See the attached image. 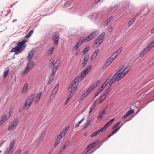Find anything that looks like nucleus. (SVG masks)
<instances>
[{
  "label": "nucleus",
  "instance_id": "nucleus-59",
  "mask_svg": "<svg viewBox=\"0 0 154 154\" xmlns=\"http://www.w3.org/2000/svg\"><path fill=\"white\" fill-rule=\"evenodd\" d=\"M13 109H10L9 110V113L8 114H7L6 115H9L10 114V116L11 113L13 112Z\"/></svg>",
  "mask_w": 154,
  "mask_h": 154
},
{
  "label": "nucleus",
  "instance_id": "nucleus-31",
  "mask_svg": "<svg viewBox=\"0 0 154 154\" xmlns=\"http://www.w3.org/2000/svg\"><path fill=\"white\" fill-rule=\"evenodd\" d=\"M147 46L151 50L154 47V40L152 41Z\"/></svg>",
  "mask_w": 154,
  "mask_h": 154
},
{
  "label": "nucleus",
  "instance_id": "nucleus-16",
  "mask_svg": "<svg viewBox=\"0 0 154 154\" xmlns=\"http://www.w3.org/2000/svg\"><path fill=\"white\" fill-rule=\"evenodd\" d=\"M100 83L99 81L96 82L92 85L87 90L91 93L99 84Z\"/></svg>",
  "mask_w": 154,
  "mask_h": 154
},
{
  "label": "nucleus",
  "instance_id": "nucleus-51",
  "mask_svg": "<svg viewBox=\"0 0 154 154\" xmlns=\"http://www.w3.org/2000/svg\"><path fill=\"white\" fill-rule=\"evenodd\" d=\"M90 93L88 90L86 91L85 93L83 94V95H85V97H86Z\"/></svg>",
  "mask_w": 154,
  "mask_h": 154
},
{
  "label": "nucleus",
  "instance_id": "nucleus-46",
  "mask_svg": "<svg viewBox=\"0 0 154 154\" xmlns=\"http://www.w3.org/2000/svg\"><path fill=\"white\" fill-rule=\"evenodd\" d=\"M57 69V67L55 66L53 68L52 71V73L51 75H53V76H54V74L55 73Z\"/></svg>",
  "mask_w": 154,
  "mask_h": 154
},
{
  "label": "nucleus",
  "instance_id": "nucleus-23",
  "mask_svg": "<svg viewBox=\"0 0 154 154\" xmlns=\"http://www.w3.org/2000/svg\"><path fill=\"white\" fill-rule=\"evenodd\" d=\"M89 57L86 56L84 58L83 61L82 63V68H83L85 66L86 63L88 60Z\"/></svg>",
  "mask_w": 154,
  "mask_h": 154
},
{
  "label": "nucleus",
  "instance_id": "nucleus-28",
  "mask_svg": "<svg viewBox=\"0 0 154 154\" xmlns=\"http://www.w3.org/2000/svg\"><path fill=\"white\" fill-rule=\"evenodd\" d=\"M99 49H97L94 52L93 54L91 57V59H93V58H95L96 57L98 53L99 52Z\"/></svg>",
  "mask_w": 154,
  "mask_h": 154
},
{
  "label": "nucleus",
  "instance_id": "nucleus-54",
  "mask_svg": "<svg viewBox=\"0 0 154 154\" xmlns=\"http://www.w3.org/2000/svg\"><path fill=\"white\" fill-rule=\"evenodd\" d=\"M21 151V149H19L17 150L16 152L14 154H20Z\"/></svg>",
  "mask_w": 154,
  "mask_h": 154
},
{
  "label": "nucleus",
  "instance_id": "nucleus-7",
  "mask_svg": "<svg viewBox=\"0 0 154 154\" xmlns=\"http://www.w3.org/2000/svg\"><path fill=\"white\" fill-rule=\"evenodd\" d=\"M110 79V78L109 77H108L105 82L99 88L97 92L94 94L95 97L97 96L101 93L102 91L105 88L108 83L109 82Z\"/></svg>",
  "mask_w": 154,
  "mask_h": 154
},
{
  "label": "nucleus",
  "instance_id": "nucleus-27",
  "mask_svg": "<svg viewBox=\"0 0 154 154\" xmlns=\"http://www.w3.org/2000/svg\"><path fill=\"white\" fill-rule=\"evenodd\" d=\"M114 120V119H111L110 121H108L105 124L103 127L104 128L106 129V128L111 124L112 123V122Z\"/></svg>",
  "mask_w": 154,
  "mask_h": 154
},
{
  "label": "nucleus",
  "instance_id": "nucleus-63",
  "mask_svg": "<svg viewBox=\"0 0 154 154\" xmlns=\"http://www.w3.org/2000/svg\"><path fill=\"white\" fill-rule=\"evenodd\" d=\"M100 0H94L95 4L97 5Z\"/></svg>",
  "mask_w": 154,
  "mask_h": 154
},
{
  "label": "nucleus",
  "instance_id": "nucleus-10",
  "mask_svg": "<svg viewBox=\"0 0 154 154\" xmlns=\"http://www.w3.org/2000/svg\"><path fill=\"white\" fill-rule=\"evenodd\" d=\"M29 63L28 64L25 70L23 71L24 74L27 73L33 67L34 64L32 61L29 62Z\"/></svg>",
  "mask_w": 154,
  "mask_h": 154
},
{
  "label": "nucleus",
  "instance_id": "nucleus-21",
  "mask_svg": "<svg viewBox=\"0 0 154 154\" xmlns=\"http://www.w3.org/2000/svg\"><path fill=\"white\" fill-rule=\"evenodd\" d=\"M28 84L27 83H25L23 86V88L22 90V92L23 93L26 92L28 89Z\"/></svg>",
  "mask_w": 154,
  "mask_h": 154
},
{
  "label": "nucleus",
  "instance_id": "nucleus-62",
  "mask_svg": "<svg viewBox=\"0 0 154 154\" xmlns=\"http://www.w3.org/2000/svg\"><path fill=\"white\" fill-rule=\"evenodd\" d=\"M67 147L66 146H65V145H64L63 146H62L61 149L60 150V152L61 151V149H62V150L64 149H66Z\"/></svg>",
  "mask_w": 154,
  "mask_h": 154
},
{
  "label": "nucleus",
  "instance_id": "nucleus-41",
  "mask_svg": "<svg viewBox=\"0 0 154 154\" xmlns=\"http://www.w3.org/2000/svg\"><path fill=\"white\" fill-rule=\"evenodd\" d=\"M8 73L9 69L8 68H7L5 69V71L4 72V77H5L7 75Z\"/></svg>",
  "mask_w": 154,
  "mask_h": 154
},
{
  "label": "nucleus",
  "instance_id": "nucleus-48",
  "mask_svg": "<svg viewBox=\"0 0 154 154\" xmlns=\"http://www.w3.org/2000/svg\"><path fill=\"white\" fill-rule=\"evenodd\" d=\"M12 151H13L12 150L8 149L7 148L6 149V150L5 153V154H10L11 153H12Z\"/></svg>",
  "mask_w": 154,
  "mask_h": 154
},
{
  "label": "nucleus",
  "instance_id": "nucleus-52",
  "mask_svg": "<svg viewBox=\"0 0 154 154\" xmlns=\"http://www.w3.org/2000/svg\"><path fill=\"white\" fill-rule=\"evenodd\" d=\"M63 137H62V136H61V135H59L58 136H57V140H58L61 141V139Z\"/></svg>",
  "mask_w": 154,
  "mask_h": 154
},
{
  "label": "nucleus",
  "instance_id": "nucleus-12",
  "mask_svg": "<svg viewBox=\"0 0 154 154\" xmlns=\"http://www.w3.org/2000/svg\"><path fill=\"white\" fill-rule=\"evenodd\" d=\"M59 87V85L57 84L55 87V88L54 89L52 92V93L50 99H52V100L55 97L57 91L58 90V89Z\"/></svg>",
  "mask_w": 154,
  "mask_h": 154
},
{
  "label": "nucleus",
  "instance_id": "nucleus-45",
  "mask_svg": "<svg viewBox=\"0 0 154 154\" xmlns=\"http://www.w3.org/2000/svg\"><path fill=\"white\" fill-rule=\"evenodd\" d=\"M106 130V129L104 128V127H103L102 128H101L100 129L98 130H97L98 134H99L100 132L103 133V132L105 130Z\"/></svg>",
  "mask_w": 154,
  "mask_h": 154
},
{
  "label": "nucleus",
  "instance_id": "nucleus-55",
  "mask_svg": "<svg viewBox=\"0 0 154 154\" xmlns=\"http://www.w3.org/2000/svg\"><path fill=\"white\" fill-rule=\"evenodd\" d=\"M69 140H67L65 143V145L67 147H68L69 146Z\"/></svg>",
  "mask_w": 154,
  "mask_h": 154
},
{
  "label": "nucleus",
  "instance_id": "nucleus-14",
  "mask_svg": "<svg viewBox=\"0 0 154 154\" xmlns=\"http://www.w3.org/2000/svg\"><path fill=\"white\" fill-rule=\"evenodd\" d=\"M100 83L99 81L96 82L92 85L87 90L91 93L99 84Z\"/></svg>",
  "mask_w": 154,
  "mask_h": 154
},
{
  "label": "nucleus",
  "instance_id": "nucleus-26",
  "mask_svg": "<svg viewBox=\"0 0 154 154\" xmlns=\"http://www.w3.org/2000/svg\"><path fill=\"white\" fill-rule=\"evenodd\" d=\"M69 126L67 127H66L65 129L63 130L59 134V135H61V136H62V137H63L65 134H66V131L68 130L69 128Z\"/></svg>",
  "mask_w": 154,
  "mask_h": 154
},
{
  "label": "nucleus",
  "instance_id": "nucleus-58",
  "mask_svg": "<svg viewBox=\"0 0 154 154\" xmlns=\"http://www.w3.org/2000/svg\"><path fill=\"white\" fill-rule=\"evenodd\" d=\"M114 55H112H112L109 57V59H110V60L112 62V61H113V60L115 59V58H114V57H112V56H113Z\"/></svg>",
  "mask_w": 154,
  "mask_h": 154
},
{
  "label": "nucleus",
  "instance_id": "nucleus-25",
  "mask_svg": "<svg viewBox=\"0 0 154 154\" xmlns=\"http://www.w3.org/2000/svg\"><path fill=\"white\" fill-rule=\"evenodd\" d=\"M85 42H86V41L85 38H82L80 39V40L76 43V45H77L78 47H79L83 43Z\"/></svg>",
  "mask_w": 154,
  "mask_h": 154
},
{
  "label": "nucleus",
  "instance_id": "nucleus-56",
  "mask_svg": "<svg viewBox=\"0 0 154 154\" xmlns=\"http://www.w3.org/2000/svg\"><path fill=\"white\" fill-rule=\"evenodd\" d=\"M120 123V122H117L115 125H114V126L113 127V128H114L117 127L118 126L119 124Z\"/></svg>",
  "mask_w": 154,
  "mask_h": 154
},
{
  "label": "nucleus",
  "instance_id": "nucleus-18",
  "mask_svg": "<svg viewBox=\"0 0 154 154\" xmlns=\"http://www.w3.org/2000/svg\"><path fill=\"white\" fill-rule=\"evenodd\" d=\"M10 117V114L9 115H6L4 117L2 118L0 121V127H1L3 124L8 120Z\"/></svg>",
  "mask_w": 154,
  "mask_h": 154
},
{
  "label": "nucleus",
  "instance_id": "nucleus-29",
  "mask_svg": "<svg viewBox=\"0 0 154 154\" xmlns=\"http://www.w3.org/2000/svg\"><path fill=\"white\" fill-rule=\"evenodd\" d=\"M120 127H118L117 128L114 129L112 132H111L108 136V138H109L111 136H112L114 134L116 133L118 130L119 129Z\"/></svg>",
  "mask_w": 154,
  "mask_h": 154
},
{
  "label": "nucleus",
  "instance_id": "nucleus-47",
  "mask_svg": "<svg viewBox=\"0 0 154 154\" xmlns=\"http://www.w3.org/2000/svg\"><path fill=\"white\" fill-rule=\"evenodd\" d=\"M98 134H99L98 133L97 131L94 132V133H92L91 134V137H93Z\"/></svg>",
  "mask_w": 154,
  "mask_h": 154
},
{
  "label": "nucleus",
  "instance_id": "nucleus-50",
  "mask_svg": "<svg viewBox=\"0 0 154 154\" xmlns=\"http://www.w3.org/2000/svg\"><path fill=\"white\" fill-rule=\"evenodd\" d=\"M45 134L43 132H42L41 134V137L39 138V139L40 140H42L44 138Z\"/></svg>",
  "mask_w": 154,
  "mask_h": 154
},
{
  "label": "nucleus",
  "instance_id": "nucleus-60",
  "mask_svg": "<svg viewBox=\"0 0 154 154\" xmlns=\"http://www.w3.org/2000/svg\"><path fill=\"white\" fill-rule=\"evenodd\" d=\"M128 116H129V115L127 112L126 114H125L124 115L123 117H122V118L123 119H125L126 117H127Z\"/></svg>",
  "mask_w": 154,
  "mask_h": 154
},
{
  "label": "nucleus",
  "instance_id": "nucleus-17",
  "mask_svg": "<svg viewBox=\"0 0 154 154\" xmlns=\"http://www.w3.org/2000/svg\"><path fill=\"white\" fill-rule=\"evenodd\" d=\"M147 46L144 48L140 53V56L141 57H143L146 55L149 51L150 50V48H149Z\"/></svg>",
  "mask_w": 154,
  "mask_h": 154
},
{
  "label": "nucleus",
  "instance_id": "nucleus-5",
  "mask_svg": "<svg viewBox=\"0 0 154 154\" xmlns=\"http://www.w3.org/2000/svg\"><path fill=\"white\" fill-rule=\"evenodd\" d=\"M104 35V33L103 32L99 35L94 41V46L97 47L100 45L103 40Z\"/></svg>",
  "mask_w": 154,
  "mask_h": 154
},
{
  "label": "nucleus",
  "instance_id": "nucleus-44",
  "mask_svg": "<svg viewBox=\"0 0 154 154\" xmlns=\"http://www.w3.org/2000/svg\"><path fill=\"white\" fill-rule=\"evenodd\" d=\"M89 47H87L85 48L84 49L83 51V53L84 54H85L87 51L89 50Z\"/></svg>",
  "mask_w": 154,
  "mask_h": 154
},
{
  "label": "nucleus",
  "instance_id": "nucleus-32",
  "mask_svg": "<svg viewBox=\"0 0 154 154\" xmlns=\"http://www.w3.org/2000/svg\"><path fill=\"white\" fill-rule=\"evenodd\" d=\"M109 92V89L107 90L104 92V94H103L102 96L101 97L103 99V100H104L106 98V96L108 95Z\"/></svg>",
  "mask_w": 154,
  "mask_h": 154
},
{
  "label": "nucleus",
  "instance_id": "nucleus-35",
  "mask_svg": "<svg viewBox=\"0 0 154 154\" xmlns=\"http://www.w3.org/2000/svg\"><path fill=\"white\" fill-rule=\"evenodd\" d=\"M60 60L59 59H57L56 60L55 64H54V66L55 67H58L60 65Z\"/></svg>",
  "mask_w": 154,
  "mask_h": 154
},
{
  "label": "nucleus",
  "instance_id": "nucleus-53",
  "mask_svg": "<svg viewBox=\"0 0 154 154\" xmlns=\"http://www.w3.org/2000/svg\"><path fill=\"white\" fill-rule=\"evenodd\" d=\"M134 112V110L131 109V110H129L127 112L128 114L130 115L133 113Z\"/></svg>",
  "mask_w": 154,
  "mask_h": 154
},
{
  "label": "nucleus",
  "instance_id": "nucleus-64",
  "mask_svg": "<svg viewBox=\"0 0 154 154\" xmlns=\"http://www.w3.org/2000/svg\"><path fill=\"white\" fill-rule=\"evenodd\" d=\"M79 47H78V46H77V45H76V44L74 46V47H73V48L75 50H76L78 48H79Z\"/></svg>",
  "mask_w": 154,
  "mask_h": 154
},
{
  "label": "nucleus",
  "instance_id": "nucleus-13",
  "mask_svg": "<svg viewBox=\"0 0 154 154\" xmlns=\"http://www.w3.org/2000/svg\"><path fill=\"white\" fill-rule=\"evenodd\" d=\"M59 38V35L57 33H55L52 35V38L53 40L56 45H57L58 42Z\"/></svg>",
  "mask_w": 154,
  "mask_h": 154
},
{
  "label": "nucleus",
  "instance_id": "nucleus-4",
  "mask_svg": "<svg viewBox=\"0 0 154 154\" xmlns=\"http://www.w3.org/2000/svg\"><path fill=\"white\" fill-rule=\"evenodd\" d=\"M35 96V94H32L27 99L24 105L25 109H27L30 106L33 101Z\"/></svg>",
  "mask_w": 154,
  "mask_h": 154
},
{
  "label": "nucleus",
  "instance_id": "nucleus-39",
  "mask_svg": "<svg viewBox=\"0 0 154 154\" xmlns=\"http://www.w3.org/2000/svg\"><path fill=\"white\" fill-rule=\"evenodd\" d=\"M91 122L90 120H89L87 124L85 125V127H84L83 128V129H86L88 127H89L91 124Z\"/></svg>",
  "mask_w": 154,
  "mask_h": 154
},
{
  "label": "nucleus",
  "instance_id": "nucleus-61",
  "mask_svg": "<svg viewBox=\"0 0 154 154\" xmlns=\"http://www.w3.org/2000/svg\"><path fill=\"white\" fill-rule=\"evenodd\" d=\"M84 117L80 121H79L78 122H77L79 125L81 124L84 120Z\"/></svg>",
  "mask_w": 154,
  "mask_h": 154
},
{
  "label": "nucleus",
  "instance_id": "nucleus-8",
  "mask_svg": "<svg viewBox=\"0 0 154 154\" xmlns=\"http://www.w3.org/2000/svg\"><path fill=\"white\" fill-rule=\"evenodd\" d=\"M18 122L19 120L17 119H15L12 120L8 126V130L11 131L14 130L17 125Z\"/></svg>",
  "mask_w": 154,
  "mask_h": 154
},
{
  "label": "nucleus",
  "instance_id": "nucleus-24",
  "mask_svg": "<svg viewBox=\"0 0 154 154\" xmlns=\"http://www.w3.org/2000/svg\"><path fill=\"white\" fill-rule=\"evenodd\" d=\"M41 94L42 92H40L37 95L34 102V103L35 104H37L38 103V102L39 100Z\"/></svg>",
  "mask_w": 154,
  "mask_h": 154
},
{
  "label": "nucleus",
  "instance_id": "nucleus-40",
  "mask_svg": "<svg viewBox=\"0 0 154 154\" xmlns=\"http://www.w3.org/2000/svg\"><path fill=\"white\" fill-rule=\"evenodd\" d=\"M99 143V140H97L96 141H95L91 144H90L91 146H92V148H93L94 146H95L97 145L98 143Z\"/></svg>",
  "mask_w": 154,
  "mask_h": 154
},
{
  "label": "nucleus",
  "instance_id": "nucleus-36",
  "mask_svg": "<svg viewBox=\"0 0 154 154\" xmlns=\"http://www.w3.org/2000/svg\"><path fill=\"white\" fill-rule=\"evenodd\" d=\"M122 47L120 48L118 50H117L114 53H113L112 54V55H114V54H119L121 53V52L122 51Z\"/></svg>",
  "mask_w": 154,
  "mask_h": 154
},
{
  "label": "nucleus",
  "instance_id": "nucleus-49",
  "mask_svg": "<svg viewBox=\"0 0 154 154\" xmlns=\"http://www.w3.org/2000/svg\"><path fill=\"white\" fill-rule=\"evenodd\" d=\"M113 17L112 16L106 20V24H108L110 23L111 20L113 18Z\"/></svg>",
  "mask_w": 154,
  "mask_h": 154
},
{
  "label": "nucleus",
  "instance_id": "nucleus-34",
  "mask_svg": "<svg viewBox=\"0 0 154 154\" xmlns=\"http://www.w3.org/2000/svg\"><path fill=\"white\" fill-rule=\"evenodd\" d=\"M54 76H53V75H51L49 78V80L47 83L48 85H49L51 84L54 79Z\"/></svg>",
  "mask_w": 154,
  "mask_h": 154
},
{
  "label": "nucleus",
  "instance_id": "nucleus-22",
  "mask_svg": "<svg viewBox=\"0 0 154 154\" xmlns=\"http://www.w3.org/2000/svg\"><path fill=\"white\" fill-rule=\"evenodd\" d=\"M110 59H108L106 62L104 64L103 67V69H106L109 66L111 63L112 62L110 60Z\"/></svg>",
  "mask_w": 154,
  "mask_h": 154
},
{
  "label": "nucleus",
  "instance_id": "nucleus-11",
  "mask_svg": "<svg viewBox=\"0 0 154 154\" xmlns=\"http://www.w3.org/2000/svg\"><path fill=\"white\" fill-rule=\"evenodd\" d=\"M130 69V67H129V66H128L126 67L123 71V72L121 74H120L119 78V79H121L122 78H123L125 75L129 72Z\"/></svg>",
  "mask_w": 154,
  "mask_h": 154
},
{
  "label": "nucleus",
  "instance_id": "nucleus-2",
  "mask_svg": "<svg viewBox=\"0 0 154 154\" xmlns=\"http://www.w3.org/2000/svg\"><path fill=\"white\" fill-rule=\"evenodd\" d=\"M79 81V78L76 77L72 82L68 88L70 92L73 93L74 94L75 92L77 89Z\"/></svg>",
  "mask_w": 154,
  "mask_h": 154
},
{
  "label": "nucleus",
  "instance_id": "nucleus-37",
  "mask_svg": "<svg viewBox=\"0 0 154 154\" xmlns=\"http://www.w3.org/2000/svg\"><path fill=\"white\" fill-rule=\"evenodd\" d=\"M135 19L136 18L135 17H134L131 19L128 23V25L129 26H131L133 23Z\"/></svg>",
  "mask_w": 154,
  "mask_h": 154
},
{
  "label": "nucleus",
  "instance_id": "nucleus-38",
  "mask_svg": "<svg viewBox=\"0 0 154 154\" xmlns=\"http://www.w3.org/2000/svg\"><path fill=\"white\" fill-rule=\"evenodd\" d=\"M34 31V29L31 30L26 36V38L29 37L33 33Z\"/></svg>",
  "mask_w": 154,
  "mask_h": 154
},
{
  "label": "nucleus",
  "instance_id": "nucleus-30",
  "mask_svg": "<svg viewBox=\"0 0 154 154\" xmlns=\"http://www.w3.org/2000/svg\"><path fill=\"white\" fill-rule=\"evenodd\" d=\"M92 148V146H91L90 144L84 150L83 152L86 153L88 152Z\"/></svg>",
  "mask_w": 154,
  "mask_h": 154
},
{
  "label": "nucleus",
  "instance_id": "nucleus-1",
  "mask_svg": "<svg viewBox=\"0 0 154 154\" xmlns=\"http://www.w3.org/2000/svg\"><path fill=\"white\" fill-rule=\"evenodd\" d=\"M27 41V38H24L21 42H19L15 47L12 49L11 52H15L14 54L21 53L25 48L26 45L25 44Z\"/></svg>",
  "mask_w": 154,
  "mask_h": 154
},
{
  "label": "nucleus",
  "instance_id": "nucleus-3",
  "mask_svg": "<svg viewBox=\"0 0 154 154\" xmlns=\"http://www.w3.org/2000/svg\"><path fill=\"white\" fill-rule=\"evenodd\" d=\"M92 66L91 65L86 67L81 72V75L79 77H78L79 80H82L87 75L91 69Z\"/></svg>",
  "mask_w": 154,
  "mask_h": 154
},
{
  "label": "nucleus",
  "instance_id": "nucleus-42",
  "mask_svg": "<svg viewBox=\"0 0 154 154\" xmlns=\"http://www.w3.org/2000/svg\"><path fill=\"white\" fill-rule=\"evenodd\" d=\"M54 47L51 48L48 51V54H52L54 51Z\"/></svg>",
  "mask_w": 154,
  "mask_h": 154
},
{
  "label": "nucleus",
  "instance_id": "nucleus-20",
  "mask_svg": "<svg viewBox=\"0 0 154 154\" xmlns=\"http://www.w3.org/2000/svg\"><path fill=\"white\" fill-rule=\"evenodd\" d=\"M106 112V110L105 109H103L97 116V119H100V120H101L103 116L105 114Z\"/></svg>",
  "mask_w": 154,
  "mask_h": 154
},
{
  "label": "nucleus",
  "instance_id": "nucleus-33",
  "mask_svg": "<svg viewBox=\"0 0 154 154\" xmlns=\"http://www.w3.org/2000/svg\"><path fill=\"white\" fill-rule=\"evenodd\" d=\"M14 144V140H13L10 144L9 147L8 148V149H10L13 150V148Z\"/></svg>",
  "mask_w": 154,
  "mask_h": 154
},
{
  "label": "nucleus",
  "instance_id": "nucleus-57",
  "mask_svg": "<svg viewBox=\"0 0 154 154\" xmlns=\"http://www.w3.org/2000/svg\"><path fill=\"white\" fill-rule=\"evenodd\" d=\"M73 94H70L69 95L68 97L67 98L66 100H69L71 98V97H72V95H73Z\"/></svg>",
  "mask_w": 154,
  "mask_h": 154
},
{
  "label": "nucleus",
  "instance_id": "nucleus-15",
  "mask_svg": "<svg viewBox=\"0 0 154 154\" xmlns=\"http://www.w3.org/2000/svg\"><path fill=\"white\" fill-rule=\"evenodd\" d=\"M100 83L99 81L96 82L92 85L87 90L91 93L99 84Z\"/></svg>",
  "mask_w": 154,
  "mask_h": 154
},
{
  "label": "nucleus",
  "instance_id": "nucleus-9",
  "mask_svg": "<svg viewBox=\"0 0 154 154\" xmlns=\"http://www.w3.org/2000/svg\"><path fill=\"white\" fill-rule=\"evenodd\" d=\"M97 31H95L91 33L89 36L85 38L86 42L94 38L98 34Z\"/></svg>",
  "mask_w": 154,
  "mask_h": 154
},
{
  "label": "nucleus",
  "instance_id": "nucleus-43",
  "mask_svg": "<svg viewBox=\"0 0 154 154\" xmlns=\"http://www.w3.org/2000/svg\"><path fill=\"white\" fill-rule=\"evenodd\" d=\"M86 97H85V95H83V94L81 96L79 99V103H80L82 102V101L84 100Z\"/></svg>",
  "mask_w": 154,
  "mask_h": 154
},
{
  "label": "nucleus",
  "instance_id": "nucleus-19",
  "mask_svg": "<svg viewBox=\"0 0 154 154\" xmlns=\"http://www.w3.org/2000/svg\"><path fill=\"white\" fill-rule=\"evenodd\" d=\"M34 52V51L32 50L28 53L27 58L29 62H30L31 61Z\"/></svg>",
  "mask_w": 154,
  "mask_h": 154
},
{
  "label": "nucleus",
  "instance_id": "nucleus-6",
  "mask_svg": "<svg viewBox=\"0 0 154 154\" xmlns=\"http://www.w3.org/2000/svg\"><path fill=\"white\" fill-rule=\"evenodd\" d=\"M122 71V69H121L117 72L109 82V84L110 86H111L116 80L117 82H118L121 79H119V75H120V74L121 73Z\"/></svg>",
  "mask_w": 154,
  "mask_h": 154
}]
</instances>
